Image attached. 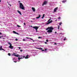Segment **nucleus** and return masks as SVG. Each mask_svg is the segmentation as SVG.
<instances>
[{
    "label": "nucleus",
    "instance_id": "bb28decb",
    "mask_svg": "<svg viewBox=\"0 0 77 77\" xmlns=\"http://www.w3.org/2000/svg\"><path fill=\"white\" fill-rule=\"evenodd\" d=\"M8 56H11V54L10 53H8Z\"/></svg>",
    "mask_w": 77,
    "mask_h": 77
},
{
    "label": "nucleus",
    "instance_id": "864d4df0",
    "mask_svg": "<svg viewBox=\"0 0 77 77\" xmlns=\"http://www.w3.org/2000/svg\"><path fill=\"white\" fill-rule=\"evenodd\" d=\"M31 22H33V21H31Z\"/></svg>",
    "mask_w": 77,
    "mask_h": 77
},
{
    "label": "nucleus",
    "instance_id": "a878e982",
    "mask_svg": "<svg viewBox=\"0 0 77 77\" xmlns=\"http://www.w3.org/2000/svg\"><path fill=\"white\" fill-rule=\"evenodd\" d=\"M38 39H41V38H42V37H38Z\"/></svg>",
    "mask_w": 77,
    "mask_h": 77
},
{
    "label": "nucleus",
    "instance_id": "5701e85b",
    "mask_svg": "<svg viewBox=\"0 0 77 77\" xmlns=\"http://www.w3.org/2000/svg\"><path fill=\"white\" fill-rule=\"evenodd\" d=\"M17 27H21V26L18 25H17Z\"/></svg>",
    "mask_w": 77,
    "mask_h": 77
},
{
    "label": "nucleus",
    "instance_id": "3c124183",
    "mask_svg": "<svg viewBox=\"0 0 77 77\" xmlns=\"http://www.w3.org/2000/svg\"><path fill=\"white\" fill-rule=\"evenodd\" d=\"M0 38H1V36H0Z\"/></svg>",
    "mask_w": 77,
    "mask_h": 77
},
{
    "label": "nucleus",
    "instance_id": "39448f33",
    "mask_svg": "<svg viewBox=\"0 0 77 77\" xmlns=\"http://www.w3.org/2000/svg\"><path fill=\"white\" fill-rule=\"evenodd\" d=\"M51 20V19H49L48 21H47V23H46V24L47 25H48V24H50V23H51L52 22H53V21L52 20Z\"/></svg>",
    "mask_w": 77,
    "mask_h": 77
},
{
    "label": "nucleus",
    "instance_id": "79ce46f5",
    "mask_svg": "<svg viewBox=\"0 0 77 77\" xmlns=\"http://www.w3.org/2000/svg\"><path fill=\"white\" fill-rule=\"evenodd\" d=\"M60 34H62V33H60Z\"/></svg>",
    "mask_w": 77,
    "mask_h": 77
},
{
    "label": "nucleus",
    "instance_id": "7ed1b4c3",
    "mask_svg": "<svg viewBox=\"0 0 77 77\" xmlns=\"http://www.w3.org/2000/svg\"><path fill=\"white\" fill-rule=\"evenodd\" d=\"M19 4L20 5V8L21 9L24 10V5H23L22 4V3H20Z\"/></svg>",
    "mask_w": 77,
    "mask_h": 77
},
{
    "label": "nucleus",
    "instance_id": "c756f323",
    "mask_svg": "<svg viewBox=\"0 0 77 77\" xmlns=\"http://www.w3.org/2000/svg\"><path fill=\"white\" fill-rule=\"evenodd\" d=\"M15 40V41H18V40L17 39H16Z\"/></svg>",
    "mask_w": 77,
    "mask_h": 77
},
{
    "label": "nucleus",
    "instance_id": "e433bc0d",
    "mask_svg": "<svg viewBox=\"0 0 77 77\" xmlns=\"http://www.w3.org/2000/svg\"><path fill=\"white\" fill-rule=\"evenodd\" d=\"M44 17L42 16V19H43L44 18Z\"/></svg>",
    "mask_w": 77,
    "mask_h": 77
},
{
    "label": "nucleus",
    "instance_id": "dca6fc26",
    "mask_svg": "<svg viewBox=\"0 0 77 77\" xmlns=\"http://www.w3.org/2000/svg\"><path fill=\"white\" fill-rule=\"evenodd\" d=\"M17 12H18V13H19L20 15H22L21 12L19 10H17Z\"/></svg>",
    "mask_w": 77,
    "mask_h": 77
},
{
    "label": "nucleus",
    "instance_id": "0eeeda50",
    "mask_svg": "<svg viewBox=\"0 0 77 77\" xmlns=\"http://www.w3.org/2000/svg\"><path fill=\"white\" fill-rule=\"evenodd\" d=\"M33 29H35L36 30H37L39 29V27L37 26H34L32 27Z\"/></svg>",
    "mask_w": 77,
    "mask_h": 77
},
{
    "label": "nucleus",
    "instance_id": "72a5a7b5",
    "mask_svg": "<svg viewBox=\"0 0 77 77\" xmlns=\"http://www.w3.org/2000/svg\"><path fill=\"white\" fill-rule=\"evenodd\" d=\"M47 49H45V51H46V50H47Z\"/></svg>",
    "mask_w": 77,
    "mask_h": 77
},
{
    "label": "nucleus",
    "instance_id": "473e14b6",
    "mask_svg": "<svg viewBox=\"0 0 77 77\" xmlns=\"http://www.w3.org/2000/svg\"><path fill=\"white\" fill-rule=\"evenodd\" d=\"M46 42H48V39H47L46 40Z\"/></svg>",
    "mask_w": 77,
    "mask_h": 77
},
{
    "label": "nucleus",
    "instance_id": "f03ea898",
    "mask_svg": "<svg viewBox=\"0 0 77 77\" xmlns=\"http://www.w3.org/2000/svg\"><path fill=\"white\" fill-rule=\"evenodd\" d=\"M18 57H19L18 58V59L19 61H18V62H20V59H23V58H24V57H25V56L23 55H19Z\"/></svg>",
    "mask_w": 77,
    "mask_h": 77
},
{
    "label": "nucleus",
    "instance_id": "de8ad7c7",
    "mask_svg": "<svg viewBox=\"0 0 77 77\" xmlns=\"http://www.w3.org/2000/svg\"><path fill=\"white\" fill-rule=\"evenodd\" d=\"M37 32V30H36V32Z\"/></svg>",
    "mask_w": 77,
    "mask_h": 77
},
{
    "label": "nucleus",
    "instance_id": "f3484780",
    "mask_svg": "<svg viewBox=\"0 0 77 77\" xmlns=\"http://www.w3.org/2000/svg\"><path fill=\"white\" fill-rule=\"evenodd\" d=\"M29 57V55H27L25 57V59H28Z\"/></svg>",
    "mask_w": 77,
    "mask_h": 77
},
{
    "label": "nucleus",
    "instance_id": "393cba45",
    "mask_svg": "<svg viewBox=\"0 0 77 77\" xmlns=\"http://www.w3.org/2000/svg\"><path fill=\"white\" fill-rule=\"evenodd\" d=\"M60 27V26H58V30H59V28Z\"/></svg>",
    "mask_w": 77,
    "mask_h": 77
},
{
    "label": "nucleus",
    "instance_id": "6e6552de",
    "mask_svg": "<svg viewBox=\"0 0 77 77\" xmlns=\"http://www.w3.org/2000/svg\"><path fill=\"white\" fill-rule=\"evenodd\" d=\"M36 48V49H38L39 50H42V51H45V50H42V48Z\"/></svg>",
    "mask_w": 77,
    "mask_h": 77
},
{
    "label": "nucleus",
    "instance_id": "49530a36",
    "mask_svg": "<svg viewBox=\"0 0 77 77\" xmlns=\"http://www.w3.org/2000/svg\"><path fill=\"white\" fill-rule=\"evenodd\" d=\"M59 51V49H58L57 50V51Z\"/></svg>",
    "mask_w": 77,
    "mask_h": 77
},
{
    "label": "nucleus",
    "instance_id": "c85d7f7f",
    "mask_svg": "<svg viewBox=\"0 0 77 77\" xmlns=\"http://www.w3.org/2000/svg\"><path fill=\"white\" fill-rule=\"evenodd\" d=\"M58 19H59V20H60V17H59L58 18Z\"/></svg>",
    "mask_w": 77,
    "mask_h": 77
},
{
    "label": "nucleus",
    "instance_id": "9b49d317",
    "mask_svg": "<svg viewBox=\"0 0 77 77\" xmlns=\"http://www.w3.org/2000/svg\"><path fill=\"white\" fill-rule=\"evenodd\" d=\"M57 9H58V7H57V8H55V9H54V12H56V11H57Z\"/></svg>",
    "mask_w": 77,
    "mask_h": 77
},
{
    "label": "nucleus",
    "instance_id": "603ef678",
    "mask_svg": "<svg viewBox=\"0 0 77 77\" xmlns=\"http://www.w3.org/2000/svg\"><path fill=\"white\" fill-rule=\"evenodd\" d=\"M32 41H33V42H34V40H33Z\"/></svg>",
    "mask_w": 77,
    "mask_h": 77
},
{
    "label": "nucleus",
    "instance_id": "f704fd0d",
    "mask_svg": "<svg viewBox=\"0 0 77 77\" xmlns=\"http://www.w3.org/2000/svg\"><path fill=\"white\" fill-rule=\"evenodd\" d=\"M23 24L25 26L26 25V23H24Z\"/></svg>",
    "mask_w": 77,
    "mask_h": 77
},
{
    "label": "nucleus",
    "instance_id": "b1692460",
    "mask_svg": "<svg viewBox=\"0 0 77 77\" xmlns=\"http://www.w3.org/2000/svg\"><path fill=\"white\" fill-rule=\"evenodd\" d=\"M66 40V37H65L64 39V41H65Z\"/></svg>",
    "mask_w": 77,
    "mask_h": 77
},
{
    "label": "nucleus",
    "instance_id": "6ab92c4d",
    "mask_svg": "<svg viewBox=\"0 0 77 77\" xmlns=\"http://www.w3.org/2000/svg\"><path fill=\"white\" fill-rule=\"evenodd\" d=\"M26 39H30L31 40H33V39H32L31 38H28V37H26Z\"/></svg>",
    "mask_w": 77,
    "mask_h": 77
},
{
    "label": "nucleus",
    "instance_id": "4c0bfd02",
    "mask_svg": "<svg viewBox=\"0 0 77 77\" xmlns=\"http://www.w3.org/2000/svg\"><path fill=\"white\" fill-rule=\"evenodd\" d=\"M54 44H55V45H57V44L56 43H54Z\"/></svg>",
    "mask_w": 77,
    "mask_h": 77
},
{
    "label": "nucleus",
    "instance_id": "7c9ffc66",
    "mask_svg": "<svg viewBox=\"0 0 77 77\" xmlns=\"http://www.w3.org/2000/svg\"><path fill=\"white\" fill-rule=\"evenodd\" d=\"M18 48H19V49H21V48L20 47H18Z\"/></svg>",
    "mask_w": 77,
    "mask_h": 77
},
{
    "label": "nucleus",
    "instance_id": "4468645a",
    "mask_svg": "<svg viewBox=\"0 0 77 77\" xmlns=\"http://www.w3.org/2000/svg\"><path fill=\"white\" fill-rule=\"evenodd\" d=\"M67 0H64V1H62V3H65L66 2Z\"/></svg>",
    "mask_w": 77,
    "mask_h": 77
},
{
    "label": "nucleus",
    "instance_id": "423d86ee",
    "mask_svg": "<svg viewBox=\"0 0 77 77\" xmlns=\"http://www.w3.org/2000/svg\"><path fill=\"white\" fill-rule=\"evenodd\" d=\"M12 56H15V57H19V54H16V53H14L12 54Z\"/></svg>",
    "mask_w": 77,
    "mask_h": 77
},
{
    "label": "nucleus",
    "instance_id": "20e7f679",
    "mask_svg": "<svg viewBox=\"0 0 77 77\" xmlns=\"http://www.w3.org/2000/svg\"><path fill=\"white\" fill-rule=\"evenodd\" d=\"M9 45H10V46L8 47V48H11V49H12L14 48V46H12V44L10 42H8V43Z\"/></svg>",
    "mask_w": 77,
    "mask_h": 77
},
{
    "label": "nucleus",
    "instance_id": "cd10ccee",
    "mask_svg": "<svg viewBox=\"0 0 77 77\" xmlns=\"http://www.w3.org/2000/svg\"><path fill=\"white\" fill-rule=\"evenodd\" d=\"M43 17H45V14H43Z\"/></svg>",
    "mask_w": 77,
    "mask_h": 77
},
{
    "label": "nucleus",
    "instance_id": "ddd939ff",
    "mask_svg": "<svg viewBox=\"0 0 77 77\" xmlns=\"http://www.w3.org/2000/svg\"><path fill=\"white\" fill-rule=\"evenodd\" d=\"M32 9L33 11V12H35V8L33 7L32 8Z\"/></svg>",
    "mask_w": 77,
    "mask_h": 77
},
{
    "label": "nucleus",
    "instance_id": "a211bd4d",
    "mask_svg": "<svg viewBox=\"0 0 77 77\" xmlns=\"http://www.w3.org/2000/svg\"><path fill=\"white\" fill-rule=\"evenodd\" d=\"M13 32L14 33V34H18V33H17L15 31H13Z\"/></svg>",
    "mask_w": 77,
    "mask_h": 77
},
{
    "label": "nucleus",
    "instance_id": "09e8293b",
    "mask_svg": "<svg viewBox=\"0 0 77 77\" xmlns=\"http://www.w3.org/2000/svg\"><path fill=\"white\" fill-rule=\"evenodd\" d=\"M0 2H1V0H0Z\"/></svg>",
    "mask_w": 77,
    "mask_h": 77
},
{
    "label": "nucleus",
    "instance_id": "c9c22d12",
    "mask_svg": "<svg viewBox=\"0 0 77 77\" xmlns=\"http://www.w3.org/2000/svg\"><path fill=\"white\" fill-rule=\"evenodd\" d=\"M45 44H47V42H45Z\"/></svg>",
    "mask_w": 77,
    "mask_h": 77
},
{
    "label": "nucleus",
    "instance_id": "9d476101",
    "mask_svg": "<svg viewBox=\"0 0 77 77\" xmlns=\"http://www.w3.org/2000/svg\"><path fill=\"white\" fill-rule=\"evenodd\" d=\"M31 53H32V56H35L36 54L35 52H31Z\"/></svg>",
    "mask_w": 77,
    "mask_h": 77
},
{
    "label": "nucleus",
    "instance_id": "1a4fd4ad",
    "mask_svg": "<svg viewBox=\"0 0 77 77\" xmlns=\"http://www.w3.org/2000/svg\"><path fill=\"white\" fill-rule=\"evenodd\" d=\"M0 50L2 51V50H3L5 51V50H4V49L2 48V46H0Z\"/></svg>",
    "mask_w": 77,
    "mask_h": 77
},
{
    "label": "nucleus",
    "instance_id": "c03bdc74",
    "mask_svg": "<svg viewBox=\"0 0 77 77\" xmlns=\"http://www.w3.org/2000/svg\"><path fill=\"white\" fill-rule=\"evenodd\" d=\"M31 27H32V26H31Z\"/></svg>",
    "mask_w": 77,
    "mask_h": 77
},
{
    "label": "nucleus",
    "instance_id": "8fccbe9b",
    "mask_svg": "<svg viewBox=\"0 0 77 77\" xmlns=\"http://www.w3.org/2000/svg\"><path fill=\"white\" fill-rule=\"evenodd\" d=\"M57 21V20H55V21Z\"/></svg>",
    "mask_w": 77,
    "mask_h": 77
},
{
    "label": "nucleus",
    "instance_id": "37998d69",
    "mask_svg": "<svg viewBox=\"0 0 77 77\" xmlns=\"http://www.w3.org/2000/svg\"><path fill=\"white\" fill-rule=\"evenodd\" d=\"M38 47H41V46H38Z\"/></svg>",
    "mask_w": 77,
    "mask_h": 77
},
{
    "label": "nucleus",
    "instance_id": "f8f14e48",
    "mask_svg": "<svg viewBox=\"0 0 77 77\" xmlns=\"http://www.w3.org/2000/svg\"><path fill=\"white\" fill-rule=\"evenodd\" d=\"M47 2L46 1H45L42 4V6H44V5H46V4H47Z\"/></svg>",
    "mask_w": 77,
    "mask_h": 77
},
{
    "label": "nucleus",
    "instance_id": "a19ab883",
    "mask_svg": "<svg viewBox=\"0 0 77 77\" xmlns=\"http://www.w3.org/2000/svg\"><path fill=\"white\" fill-rule=\"evenodd\" d=\"M3 39H5V38H3Z\"/></svg>",
    "mask_w": 77,
    "mask_h": 77
},
{
    "label": "nucleus",
    "instance_id": "f257e3e1",
    "mask_svg": "<svg viewBox=\"0 0 77 77\" xmlns=\"http://www.w3.org/2000/svg\"><path fill=\"white\" fill-rule=\"evenodd\" d=\"M53 27H49L48 29H46V30H48L47 31L48 33H51L53 32Z\"/></svg>",
    "mask_w": 77,
    "mask_h": 77
},
{
    "label": "nucleus",
    "instance_id": "a18cd8bd",
    "mask_svg": "<svg viewBox=\"0 0 77 77\" xmlns=\"http://www.w3.org/2000/svg\"><path fill=\"white\" fill-rule=\"evenodd\" d=\"M57 33L56 32H55V33Z\"/></svg>",
    "mask_w": 77,
    "mask_h": 77
},
{
    "label": "nucleus",
    "instance_id": "ea45409f",
    "mask_svg": "<svg viewBox=\"0 0 77 77\" xmlns=\"http://www.w3.org/2000/svg\"><path fill=\"white\" fill-rule=\"evenodd\" d=\"M35 19L34 18H33L32 19V20H35Z\"/></svg>",
    "mask_w": 77,
    "mask_h": 77
},
{
    "label": "nucleus",
    "instance_id": "58836bf2",
    "mask_svg": "<svg viewBox=\"0 0 77 77\" xmlns=\"http://www.w3.org/2000/svg\"><path fill=\"white\" fill-rule=\"evenodd\" d=\"M18 2H19V3H20V2H20V1H19Z\"/></svg>",
    "mask_w": 77,
    "mask_h": 77
},
{
    "label": "nucleus",
    "instance_id": "2f4dec72",
    "mask_svg": "<svg viewBox=\"0 0 77 77\" xmlns=\"http://www.w3.org/2000/svg\"><path fill=\"white\" fill-rule=\"evenodd\" d=\"M23 51V50H20V52H22V51Z\"/></svg>",
    "mask_w": 77,
    "mask_h": 77
},
{
    "label": "nucleus",
    "instance_id": "4be33fe9",
    "mask_svg": "<svg viewBox=\"0 0 77 77\" xmlns=\"http://www.w3.org/2000/svg\"><path fill=\"white\" fill-rule=\"evenodd\" d=\"M62 24V22H60L59 23V24L60 26V25H61Z\"/></svg>",
    "mask_w": 77,
    "mask_h": 77
},
{
    "label": "nucleus",
    "instance_id": "aec40b11",
    "mask_svg": "<svg viewBox=\"0 0 77 77\" xmlns=\"http://www.w3.org/2000/svg\"><path fill=\"white\" fill-rule=\"evenodd\" d=\"M14 59H15V58H14L13 59V60L14 62H15V63H16V62H17V61H15V60H14Z\"/></svg>",
    "mask_w": 77,
    "mask_h": 77
},
{
    "label": "nucleus",
    "instance_id": "2eb2a0df",
    "mask_svg": "<svg viewBox=\"0 0 77 77\" xmlns=\"http://www.w3.org/2000/svg\"><path fill=\"white\" fill-rule=\"evenodd\" d=\"M40 17H41V15H39L38 17H37L36 18H37V19H39V18H40Z\"/></svg>",
    "mask_w": 77,
    "mask_h": 77
},
{
    "label": "nucleus",
    "instance_id": "412c9836",
    "mask_svg": "<svg viewBox=\"0 0 77 77\" xmlns=\"http://www.w3.org/2000/svg\"><path fill=\"white\" fill-rule=\"evenodd\" d=\"M23 41H27V39H23Z\"/></svg>",
    "mask_w": 77,
    "mask_h": 77
}]
</instances>
